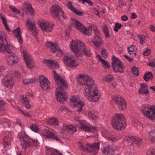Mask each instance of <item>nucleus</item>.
Listing matches in <instances>:
<instances>
[{
	"label": "nucleus",
	"instance_id": "1",
	"mask_svg": "<svg viewBox=\"0 0 155 155\" xmlns=\"http://www.w3.org/2000/svg\"><path fill=\"white\" fill-rule=\"evenodd\" d=\"M77 81L86 86L84 90L86 98L91 102H96L99 99V94L94 81L88 75L84 74L78 75Z\"/></svg>",
	"mask_w": 155,
	"mask_h": 155
},
{
	"label": "nucleus",
	"instance_id": "2",
	"mask_svg": "<svg viewBox=\"0 0 155 155\" xmlns=\"http://www.w3.org/2000/svg\"><path fill=\"white\" fill-rule=\"evenodd\" d=\"M53 72L54 74V78L57 84H58V82L60 83L59 85L56 89L57 91H58L56 94L57 100L58 102L63 103L66 100L67 98V94L64 91L61 92L59 91L61 90H63L67 88V84L62 78L56 73L55 71H54Z\"/></svg>",
	"mask_w": 155,
	"mask_h": 155
},
{
	"label": "nucleus",
	"instance_id": "3",
	"mask_svg": "<svg viewBox=\"0 0 155 155\" xmlns=\"http://www.w3.org/2000/svg\"><path fill=\"white\" fill-rule=\"evenodd\" d=\"M72 42L70 47L76 56L80 57L82 56L81 52L87 57L91 56V51L86 48L83 43L78 41L74 42V41L72 40Z\"/></svg>",
	"mask_w": 155,
	"mask_h": 155
},
{
	"label": "nucleus",
	"instance_id": "4",
	"mask_svg": "<svg viewBox=\"0 0 155 155\" xmlns=\"http://www.w3.org/2000/svg\"><path fill=\"white\" fill-rule=\"evenodd\" d=\"M124 120V116L122 114H116L112 121V126L117 130H120L122 128L124 129L127 126Z\"/></svg>",
	"mask_w": 155,
	"mask_h": 155
},
{
	"label": "nucleus",
	"instance_id": "5",
	"mask_svg": "<svg viewBox=\"0 0 155 155\" xmlns=\"http://www.w3.org/2000/svg\"><path fill=\"white\" fill-rule=\"evenodd\" d=\"M6 35L3 32H0V51L4 52L6 51L8 54H11L12 49V46L7 45Z\"/></svg>",
	"mask_w": 155,
	"mask_h": 155
},
{
	"label": "nucleus",
	"instance_id": "6",
	"mask_svg": "<svg viewBox=\"0 0 155 155\" xmlns=\"http://www.w3.org/2000/svg\"><path fill=\"white\" fill-rule=\"evenodd\" d=\"M20 126L22 129L20 133V143L23 148L26 149L31 144L28 141V137L25 134V127L23 124L20 123Z\"/></svg>",
	"mask_w": 155,
	"mask_h": 155
},
{
	"label": "nucleus",
	"instance_id": "7",
	"mask_svg": "<svg viewBox=\"0 0 155 155\" xmlns=\"http://www.w3.org/2000/svg\"><path fill=\"white\" fill-rule=\"evenodd\" d=\"M70 104L75 110L79 113L82 112V108L84 105V102L81 101H78V97L74 96L70 98Z\"/></svg>",
	"mask_w": 155,
	"mask_h": 155
},
{
	"label": "nucleus",
	"instance_id": "8",
	"mask_svg": "<svg viewBox=\"0 0 155 155\" xmlns=\"http://www.w3.org/2000/svg\"><path fill=\"white\" fill-rule=\"evenodd\" d=\"M113 61L111 63L112 66L115 73H123L124 70V65L123 63L115 56H113L112 57Z\"/></svg>",
	"mask_w": 155,
	"mask_h": 155
},
{
	"label": "nucleus",
	"instance_id": "9",
	"mask_svg": "<svg viewBox=\"0 0 155 155\" xmlns=\"http://www.w3.org/2000/svg\"><path fill=\"white\" fill-rule=\"evenodd\" d=\"M76 129L73 125H67L64 124L62 127V130L61 132V137L64 139H67L68 137L64 136L67 134L68 135L70 136L71 134L76 131Z\"/></svg>",
	"mask_w": 155,
	"mask_h": 155
},
{
	"label": "nucleus",
	"instance_id": "10",
	"mask_svg": "<svg viewBox=\"0 0 155 155\" xmlns=\"http://www.w3.org/2000/svg\"><path fill=\"white\" fill-rule=\"evenodd\" d=\"M21 54L27 66L29 69L33 68L34 67L35 64L32 56L25 49L23 50Z\"/></svg>",
	"mask_w": 155,
	"mask_h": 155
},
{
	"label": "nucleus",
	"instance_id": "11",
	"mask_svg": "<svg viewBox=\"0 0 155 155\" xmlns=\"http://www.w3.org/2000/svg\"><path fill=\"white\" fill-rule=\"evenodd\" d=\"M2 82L3 85L10 89H12L14 85L13 78L10 74H7L3 77Z\"/></svg>",
	"mask_w": 155,
	"mask_h": 155
},
{
	"label": "nucleus",
	"instance_id": "12",
	"mask_svg": "<svg viewBox=\"0 0 155 155\" xmlns=\"http://www.w3.org/2000/svg\"><path fill=\"white\" fill-rule=\"evenodd\" d=\"M38 24L42 30L46 32L51 31L53 29L54 25H50L49 23L45 20L40 19Z\"/></svg>",
	"mask_w": 155,
	"mask_h": 155
},
{
	"label": "nucleus",
	"instance_id": "13",
	"mask_svg": "<svg viewBox=\"0 0 155 155\" xmlns=\"http://www.w3.org/2000/svg\"><path fill=\"white\" fill-rule=\"evenodd\" d=\"M51 14L54 18H57L59 20L64 18V14L62 9L58 5L53 6L51 11Z\"/></svg>",
	"mask_w": 155,
	"mask_h": 155
},
{
	"label": "nucleus",
	"instance_id": "14",
	"mask_svg": "<svg viewBox=\"0 0 155 155\" xmlns=\"http://www.w3.org/2000/svg\"><path fill=\"white\" fill-rule=\"evenodd\" d=\"M141 110L146 117L150 119L153 120L152 106L143 105L141 107Z\"/></svg>",
	"mask_w": 155,
	"mask_h": 155
},
{
	"label": "nucleus",
	"instance_id": "15",
	"mask_svg": "<svg viewBox=\"0 0 155 155\" xmlns=\"http://www.w3.org/2000/svg\"><path fill=\"white\" fill-rule=\"evenodd\" d=\"M94 31L95 35L94 39L92 40V42L96 47H98L101 45L103 42V40L101 36L99 30L97 29L94 30Z\"/></svg>",
	"mask_w": 155,
	"mask_h": 155
},
{
	"label": "nucleus",
	"instance_id": "16",
	"mask_svg": "<svg viewBox=\"0 0 155 155\" xmlns=\"http://www.w3.org/2000/svg\"><path fill=\"white\" fill-rule=\"evenodd\" d=\"M64 62L68 66L74 67L78 65V62H76L73 58L70 55L64 56L63 59Z\"/></svg>",
	"mask_w": 155,
	"mask_h": 155
},
{
	"label": "nucleus",
	"instance_id": "17",
	"mask_svg": "<svg viewBox=\"0 0 155 155\" xmlns=\"http://www.w3.org/2000/svg\"><path fill=\"white\" fill-rule=\"evenodd\" d=\"M6 60L8 64L12 65L17 63L18 57L16 54L12 52L7 56Z\"/></svg>",
	"mask_w": 155,
	"mask_h": 155
},
{
	"label": "nucleus",
	"instance_id": "18",
	"mask_svg": "<svg viewBox=\"0 0 155 155\" xmlns=\"http://www.w3.org/2000/svg\"><path fill=\"white\" fill-rule=\"evenodd\" d=\"M46 46L50 48L51 51L53 53H55L56 52H57L60 53L61 54H63L62 50L59 48L58 45L56 43L54 44L52 42H49L46 43Z\"/></svg>",
	"mask_w": 155,
	"mask_h": 155
},
{
	"label": "nucleus",
	"instance_id": "19",
	"mask_svg": "<svg viewBox=\"0 0 155 155\" xmlns=\"http://www.w3.org/2000/svg\"><path fill=\"white\" fill-rule=\"evenodd\" d=\"M100 143L99 142H95L91 145H89L87 143V145L88 147H85L84 146L83 149L82 150L84 151H89L91 152L93 150L96 152H97L99 149V145Z\"/></svg>",
	"mask_w": 155,
	"mask_h": 155
},
{
	"label": "nucleus",
	"instance_id": "20",
	"mask_svg": "<svg viewBox=\"0 0 155 155\" xmlns=\"http://www.w3.org/2000/svg\"><path fill=\"white\" fill-rule=\"evenodd\" d=\"M40 86L42 89L46 90L50 88V82L45 76L42 75L40 76Z\"/></svg>",
	"mask_w": 155,
	"mask_h": 155
},
{
	"label": "nucleus",
	"instance_id": "21",
	"mask_svg": "<svg viewBox=\"0 0 155 155\" xmlns=\"http://www.w3.org/2000/svg\"><path fill=\"white\" fill-rule=\"evenodd\" d=\"M42 131V134L45 137L51 138L52 139L55 140L57 141L59 140V139L57 137L48 129H43Z\"/></svg>",
	"mask_w": 155,
	"mask_h": 155
},
{
	"label": "nucleus",
	"instance_id": "22",
	"mask_svg": "<svg viewBox=\"0 0 155 155\" xmlns=\"http://www.w3.org/2000/svg\"><path fill=\"white\" fill-rule=\"evenodd\" d=\"M26 24L31 31L33 33L35 37L37 38L36 36L38 31L35 26V22H31L30 19L28 18L26 21Z\"/></svg>",
	"mask_w": 155,
	"mask_h": 155
},
{
	"label": "nucleus",
	"instance_id": "23",
	"mask_svg": "<svg viewBox=\"0 0 155 155\" xmlns=\"http://www.w3.org/2000/svg\"><path fill=\"white\" fill-rule=\"evenodd\" d=\"M43 62H45L46 64V65L50 68L54 69V68H59L58 64L53 60L45 59Z\"/></svg>",
	"mask_w": 155,
	"mask_h": 155
},
{
	"label": "nucleus",
	"instance_id": "24",
	"mask_svg": "<svg viewBox=\"0 0 155 155\" xmlns=\"http://www.w3.org/2000/svg\"><path fill=\"white\" fill-rule=\"evenodd\" d=\"M23 7L26 10L29 14L32 15L35 12L30 3L29 2H25L23 4Z\"/></svg>",
	"mask_w": 155,
	"mask_h": 155
},
{
	"label": "nucleus",
	"instance_id": "25",
	"mask_svg": "<svg viewBox=\"0 0 155 155\" xmlns=\"http://www.w3.org/2000/svg\"><path fill=\"white\" fill-rule=\"evenodd\" d=\"M124 100L121 96L116 95L112 98L111 102L112 104H114L117 106Z\"/></svg>",
	"mask_w": 155,
	"mask_h": 155
},
{
	"label": "nucleus",
	"instance_id": "26",
	"mask_svg": "<svg viewBox=\"0 0 155 155\" xmlns=\"http://www.w3.org/2000/svg\"><path fill=\"white\" fill-rule=\"evenodd\" d=\"M96 113L93 110H89L88 112V116L91 120H92L94 121H96L99 118L97 116Z\"/></svg>",
	"mask_w": 155,
	"mask_h": 155
},
{
	"label": "nucleus",
	"instance_id": "27",
	"mask_svg": "<svg viewBox=\"0 0 155 155\" xmlns=\"http://www.w3.org/2000/svg\"><path fill=\"white\" fill-rule=\"evenodd\" d=\"M21 101L23 106L27 109H28L31 108V105L29 104V100L26 97H23L21 100Z\"/></svg>",
	"mask_w": 155,
	"mask_h": 155
},
{
	"label": "nucleus",
	"instance_id": "28",
	"mask_svg": "<svg viewBox=\"0 0 155 155\" xmlns=\"http://www.w3.org/2000/svg\"><path fill=\"white\" fill-rule=\"evenodd\" d=\"M149 134L150 142L152 143L155 140V129L151 131Z\"/></svg>",
	"mask_w": 155,
	"mask_h": 155
},
{
	"label": "nucleus",
	"instance_id": "29",
	"mask_svg": "<svg viewBox=\"0 0 155 155\" xmlns=\"http://www.w3.org/2000/svg\"><path fill=\"white\" fill-rule=\"evenodd\" d=\"M142 143V141L140 139H135L131 145L135 147H138Z\"/></svg>",
	"mask_w": 155,
	"mask_h": 155
},
{
	"label": "nucleus",
	"instance_id": "30",
	"mask_svg": "<svg viewBox=\"0 0 155 155\" xmlns=\"http://www.w3.org/2000/svg\"><path fill=\"white\" fill-rule=\"evenodd\" d=\"M117 106L121 111L125 110L127 108V105L125 100L119 104Z\"/></svg>",
	"mask_w": 155,
	"mask_h": 155
},
{
	"label": "nucleus",
	"instance_id": "31",
	"mask_svg": "<svg viewBox=\"0 0 155 155\" xmlns=\"http://www.w3.org/2000/svg\"><path fill=\"white\" fill-rule=\"evenodd\" d=\"M153 74L151 72H149L145 74L143 79L146 81H147L149 79H152L153 78Z\"/></svg>",
	"mask_w": 155,
	"mask_h": 155
},
{
	"label": "nucleus",
	"instance_id": "32",
	"mask_svg": "<svg viewBox=\"0 0 155 155\" xmlns=\"http://www.w3.org/2000/svg\"><path fill=\"white\" fill-rule=\"evenodd\" d=\"M36 81L35 78L25 79L23 81V83L25 85H28L35 83Z\"/></svg>",
	"mask_w": 155,
	"mask_h": 155
},
{
	"label": "nucleus",
	"instance_id": "33",
	"mask_svg": "<svg viewBox=\"0 0 155 155\" xmlns=\"http://www.w3.org/2000/svg\"><path fill=\"white\" fill-rule=\"evenodd\" d=\"M75 26L77 29L80 31L82 32L84 30V25L81 24L80 22L78 21H76L75 22Z\"/></svg>",
	"mask_w": 155,
	"mask_h": 155
},
{
	"label": "nucleus",
	"instance_id": "34",
	"mask_svg": "<svg viewBox=\"0 0 155 155\" xmlns=\"http://www.w3.org/2000/svg\"><path fill=\"white\" fill-rule=\"evenodd\" d=\"M1 120L2 122V125L4 127H7L9 126L10 121L9 120L5 118H2Z\"/></svg>",
	"mask_w": 155,
	"mask_h": 155
},
{
	"label": "nucleus",
	"instance_id": "35",
	"mask_svg": "<svg viewBox=\"0 0 155 155\" xmlns=\"http://www.w3.org/2000/svg\"><path fill=\"white\" fill-rule=\"evenodd\" d=\"M113 79V77L110 74H108L104 76L102 79L103 81L109 82Z\"/></svg>",
	"mask_w": 155,
	"mask_h": 155
},
{
	"label": "nucleus",
	"instance_id": "36",
	"mask_svg": "<svg viewBox=\"0 0 155 155\" xmlns=\"http://www.w3.org/2000/svg\"><path fill=\"white\" fill-rule=\"evenodd\" d=\"M91 28V26L87 28L84 27L82 32H83V33L85 35L88 36L91 35L92 32V30Z\"/></svg>",
	"mask_w": 155,
	"mask_h": 155
},
{
	"label": "nucleus",
	"instance_id": "37",
	"mask_svg": "<svg viewBox=\"0 0 155 155\" xmlns=\"http://www.w3.org/2000/svg\"><path fill=\"white\" fill-rule=\"evenodd\" d=\"M48 122L49 124L54 126L57 125L58 124V121L55 117L50 119L48 120Z\"/></svg>",
	"mask_w": 155,
	"mask_h": 155
},
{
	"label": "nucleus",
	"instance_id": "38",
	"mask_svg": "<svg viewBox=\"0 0 155 155\" xmlns=\"http://www.w3.org/2000/svg\"><path fill=\"white\" fill-rule=\"evenodd\" d=\"M13 33L15 36L17 38L18 41L19 42V27H18L16 29L14 30Z\"/></svg>",
	"mask_w": 155,
	"mask_h": 155
},
{
	"label": "nucleus",
	"instance_id": "39",
	"mask_svg": "<svg viewBox=\"0 0 155 155\" xmlns=\"http://www.w3.org/2000/svg\"><path fill=\"white\" fill-rule=\"evenodd\" d=\"M138 93L140 94H145L147 95L149 93L148 89L140 88L138 91Z\"/></svg>",
	"mask_w": 155,
	"mask_h": 155
},
{
	"label": "nucleus",
	"instance_id": "40",
	"mask_svg": "<svg viewBox=\"0 0 155 155\" xmlns=\"http://www.w3.org/2000/svg\"><path fill=\"white\" fill-rule=\"evenodd\" d=\"M132 73L135 75L138 76L139 75V70L138 68L136 67H133L132 69Z\"/></svg>",
	"mask_w": 155,
	"mask_h": 155
},
{
	"label": "nucleus",
	"instance_id": "41",
	"mask_svg": "<svg viewBox=\"0 0 155 155\" xmlns=\"http://www.w3.org/2000/svg\"><path fill=\"white\" fill-rule=\"evenodd\" d=\"M102 50L101 52V54L102 56L104 58H106L108 57V53L107 51L104 48H102Z\"/></svg>",
	"mask_w": 155,
	"mask_h": 155
},
{
	"label": "nucleus",
	"instance_id": "42",
	"mask_svg": "<svg viewBox=\"0 0 155 155\" xmlns=\"http://www.w3.org/2000/svg\"><path fill=\"white\" fill-rule=\"evenodd\" d=\"M103 31L106 38H108L109 36V34L107 27L104 26L103 28Z\"/></svg>",
	"mask_w": 155,
	"mask_h": 155
},
{
	"label": "nucleus",
	"instance_id": "43",
	"mask_svg": "<svg viewBox=\"0 0 155 155\" xmlns=\"http://www.w3.org/2000/svg\"><path fill=\"white\" fill-rule=\"evenodd\" d=\"M79 124H80L81 127H79V128L81 129V128H83V127H84L85 126H86L87 125V123H86V121L85 120H78Z\"/></svg>",
	"mask_w": 155,
	"mask_h": 155
},
{
	"label": "nucleus",
	"instance_id": "44",
	"mask_svg": "<svg viewBox=\"0 0 155 155\" xmlns=\"http://www.w3.org/2000/svg\"><path fill=\"white\" fill-rule=\"evenodd\" d=\"M125 140H126L128 143H131V144L133 143L134 140H135V138L133 137H126Z\"/></svg>",
	"mask_w": 155,
	"mask_h": 155
},
{
	"label": "nucleus",
	"instance_id": "45",
	"mask_svg": "<svg viewBox=\"0 0 155 155\" xmlns=\"http://www.w3.org/2000/svg\"><path fill=\"white\" fill-rule=\"evenodd\" d=\"M122 27V25L121 24L119 23H116L114 28V31L117 32L118 31V29H120Z\"/></svg>",
	"mask_w": 155,
	"mask_h": 155
},
{
	"label": "nucleus",
	"instance_id": "46",
	"mask_svg": "<svg viewBox=\"0 0 155 155\" xmlns=\"http://www.w3.org/2000/svg\"><path fill=\"white\" fill-rule=\"evenodd\" d=\"M134 45H131L130 47L127 48L128 52L130 54H131L134 51Z\"/></svg>",
	"mask_w": 155,
	"mask_h": 155
},
{
	"label": "nucleus",
	"instance_id": "47",
	"mask_svg": "<svg viewBox=\"0 0 155 155\" xmlns=\"http://www.w3.org/2000/svg\"><path fill=\"white\" fill-rule=\"evenodd\" d=\"M137 37H138V38L139 39L140 41V43L142 45H143V39H145V36L143 35H138Z\"/></svg>",
	"mask_w": 155,
	"mask_h": 155
},
{
	"label": "nucleus",
	"instance_id": "48",
	"mask_svg": "<svg viewBox=\"0 0 155 155\" xmlns=\"http://www.w3.org/2000/svg\"><path fill=\"white\" fill-rule=\"evenodd\" d=\"M115 150L111 147L110 146L108 153L109 155H114V153Z\"/></svg>",
	"mask_w": 155,
	"mask_h": 155
},
{
	"label": "nucleus",
	"instance_id": "49",
	"mask_svg": "<svg viewBox=\"0 0 155 155\" xmlns=\"http://www.w3.org/2000/svg\"><path fill=\"white\" fill-rule=\"evenodd\" d=\"M110 146H106L104 147L102 149V151L103 153L108 154Z\"/></svg>",
	"mask_w": 155,
	"mask_h": 155
},
{
	"label": "nucleus",
	"instance_id": "50",
	"mask_svg": "<svg viewBox=\"0 0 155 155\" xmlns=\"http://www.w3.org/2000/svg\"><path fill=\"white\" fill-rule=\"evenodd\" d=\"M5 104V102L3 101H0V111H2L4 110Z\"/></svg>",
	"mask_w": 155,
	"mask_h": 155
},
{
	"label": "nucleus",
	"instance_id": "51",
	"mask_svg": "<svg viewBox=\"0 0 155 155\" xmlns=\"http://www.w3.org/2000/svg\"><path fill=\"white\" fill-rule=\"evenodd\" d=\"M30 128L31 129L35 132H37L38 131V130L37 128V127L36 126L32 124L30 126Z\"/></svg>",
	"mask_w": 155,
	"mask_h": 155
},
{
	"label": "nucleus",
	"instance_id": "52",
	"mask_svg": "<svg viewBox=\"0 0 155 155\" xmlns=\"http://www.w3.org/2000/svg\"><path fill=\"white\" fill-rule=\"evenodd\" d=\"M10 8L11 9L15 14H19V11L18 9L16 8L15 7H12V6H10Z\"/></svg>",
	"mask_w": 155,
	"mask_h": 155
},
{
	"label": "nucleus",
	"instance_id": "53",
	"mask_svg": "<svg viewBox=\"0 0 155 155\" xmlns=\"http://www.w3.org/2000/svg\"><path fill=\"white\" fill-rule=\"evenodd\" d=\"M51 155H62V154L59 153L58 151L56 150H54L51 153Z\"/></svg>",
	"mask_w": 155,
	"mask_h": 155
},
{
	"label": "nucleus",
	"instance_id": "54",
	"mask_svg": "<svg viewBox=\"0 0 155 155\" xmlns=\"http://www.w3.org/2000/svg\"><path fill=\"white\" fill-rule=\"evenodd\" d=\"M20 112H21L25 117H28L29 118H30L31 117V116L29 115L28 113L25 112L24 111L20 109Z\"/></svg>",
	"mask_w": 155,
	"mask_h": 155
},
{
	"label": "nucleus",
	"instance_id": "55",
	"mask_svg": "<svg viewBox=\"0 0 155 155\" xmlns=\"http://www.w3.org/2000/svg\"><path fill=\"white\" fill-rule=\"evenodd\" d=\"M151 53V50L150 49L146 48V51L143 52V55L145 56H147L150 54Z\"/></svg>",
	"mask_w": 155,
	"mask_h": 155
},
{
	"label": "nucleus",
	"instance_id": "56",
	"mask_svg": "<svg viewBox=\"0 0 155 155\" xmlns=\"http://www.w3.org/2000/svg\"><path fill=\"white\" fill-rule=\"evenodd\" d=\"M101 62L103 65L108 68H109L110 66L109 63L107 62V61L104 59H102V61H101Z\"/></svg>",
	"mask_w": 155,
	"mask_h": 155
},
{
	"label": "nucleus",
	"instance_id": "57",
	"mask_svg": "<svg viewBox=\"0 0 155 155\" xmlns=\"http://www.w3.org/2000/svg\"><path fill=\"white\" fill-rule=\"evenodd\" d=\"M98 128L95 127H90V132L92 133H95L97 131Z\"/></svg>",
	"mask_w": 155,
	"mask_h": 155
},
{
	"label": "nucleus",
	"instance_id": "58",
	"mask_svg": "<svg viewBox=\"0 0 155 155\" xmlns=\"http://www.w3.org/2000/svg\"><path fill=\"white\" fill-rule=\"evenodd\" d=\"M67 6L68 7V8L70 9L72 12H73V9H75L73 8L72 7V3L71 2H68Z\"/></svg>",
	"mask_w": 155,
	"mask_h": 155
},
{
	"label": "nucleus",
	"instance_id": "59",
	"mask_svg": "<svg viewBox=\"0 0 155 155\" xmlns=\"http://www.w3.org/2000/svg\"><path fill=\"white\" fill-rule=\"evenodd\" d=\"M87 2L91 6H92L93 5V3L90 0H83L82 3L84 4V2Z\"/></svg>",
	"mask_w": 155,
	"mask_h": 155
},
{
	"label": "nucleus",
	"instance_id": "60",
	"mask_svg": "<svg viewBox=\"0 0 155 155\" xmlns=\"http://www.w3.org/2000/svg\"><path fill=\"white\" fill-rule=\"evenodd\" d=\"M74 13H75L78 15L81 16L83 15V13L80 12L78 11L76 9H73V12Z\"/></svg>",
	"mask_w": 155,
	"mask_h": 155
},
{
	"label": "nucleus",
	"instance_id": "61",
	"mask_svg": "<svg viewBox=\"0 0 155 155\" xmlns=\"http://www.w3.org/2000/svg\"><path fill=\"white\" fill-rule=\"evenodd\" d=\"M31 140V142H32V143L31 142L29 141V140H28V141L29 142H30L31 143V145L32 144H34V146H37L38 145V141L37 140H33L32 139Z\"/></svg>",
	"mask_w": 155,
	"mask_h": 155
},
{
	"label": "nucleus",
	"instance_id": "62",
	"mask_svg": "<svg viewBox=\"0 0 155 155\" xmlns=\"http://www.w3.org/2000/svg\"><path fill=\"white\" fill-rule=\"evenodd\" d=\"M81 129L83 130L90 132V127H88L87 125L84 127H83V128H81Z\"/></svg>",
	"mask_w": 155,
	"mask_h": 155
},
{
	"label": "nucleus",
	"instance_id": "63",
	"mask_svg": "<svg viewBox=\"0 0 155 155\" xmlns=\"http://www.w3.org/2000/svg\"><path fill=\"white\" fill-rule=\"evenodd\" d=\"M153 120H155V106H152Z\"/></svg>",
	"mask_w": 155,
	"mask_h": 155
},
{
	"label": "nucleus",
	"instance_id": "64",
	"mask_svg": "<svg viewBox=\"0 0 155 155\" xmlns=\"http://www.w3.org/2000/svg\"><path fill=\"white\" fill-rule=\"evenodd\" d=\"M147 155H155V150H153L150 152L147 153Z\"/></svg>",
	"mask_w": 155,
	"mask_h": 155
}]
</instances>
